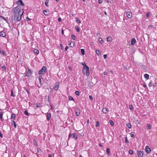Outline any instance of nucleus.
<instances>
[{
    "label": "nucleus",
    "mask_w": 157,
    "mask_h": 157,
    "mask_svg": "<svg viewBox=\"0 0 157 157\" xmlns=\"http://www.w3.org/2000/svg\"><path fill=\"white\" fill-rule=\"evenodd\" d=\"M149 12H147V14H146V16L147 17H149Z\"/></svg>",
    "instance_id": "nucleus-59"
},
{
    "label": "nucleus",
    "mask_w": 157,
    "mask_h": 157,
    "mask_svg": "<svg viewBox=\"0 0 157 157\" xmlns=\"http://www.w3.org/2000/svg\"><path fill=\"white\" fill-rule=\"evenodd\" d=\"M34 53H35L36 54H38L39 53V51L37 49H35L34 50Z\"/></svg>",
    "instance_id": "nucleus-29"
},
{
    "label": "nucleus",
    "mask_w": 157,
    "mask_h": 157,
    "mask_svg": "<svg viewBox=\"0 0 157 157\" xmlns=\"http://www.w3.org/2000/svg\"><path fill=\"white\" fill-rule=\"evenodd\" d=\"M89 98L91 100H92L93 99V98L92 96L90 95L89 96Z\"/></svg>",
    "instance_id": "nucleus-55"
},
{
    "label": "nucleus",
    "mask_w": 157,
    "mask_h": 157,
    "mask_svg": "<svg viewBox=\"0 0 157 157\" xmlns=\"http://www.w3.org/2000/svg\"><path fill=\"white\" fill-rule=\"evenodd\" d=\"M69 45L70 46V47H73L75 46V43L74 41H71L69 44Z\"/></svg>",
    "instance_id": "nucleus-15"
},
{
    "label": "nucleus",
    "mask_w": 157,
    "mask_h": 157,
    "mask_svg": "<svg viewBox=\"0 0 157 157\" xmlns=\"http://www.w3.org/2000/svg\"><path fill=\"white\" fill-rule=\"evenodd\" d=\"M47 68L46 66H43L42 68L39 70L38 72L39 75H43L47 71Z\"/></svg>",
    "instance_id": "nucleus-2"
},
{
    "label": "nucleus",
    "mask_w": 157,
    "mask_h": 157,
    "mask_svg": "<svg viewBox=\"0 0 157 157\" xmlns=\"http://www.w3.org/2000/svg\"><path fill=\"white\" fill-rule=\"evenodd\" d=\"M136 42V40L135 38H132L131 40V44L132 45H134Z\"/></svg>",
    "instance_id": "nucleus-14"
},
{
    "label": "nucleus",
    "mask_w": 157,
    "mask_h": 157,
    "mask_svg": "<svg viewBox=\"0 0 157 157\" xmlns=\"http://www.w3.org/2000/svg\"><path fill=\"white\" fill-rule=\"evenodd\" d=\"M21 16L20 15H17V16H14V20L15 22L19 21L21 20Z\"/></svg>",
    "instance_id": "nucleus-3"
},
{
    "label": "nucleus",
    "mask_w": 157,
    "mask_h": 157,
    "mask_svg": "<svg viewBox=\"0 0 157 157\" xmlns=\"http://www.w3.org/2000/svg\"><path fill=\"white\" fill-rule=\"evenodd\" d=\"M12 11L14 13V16H17V15H20L22 16L24 13L23 9L21 8L19 6H17L13 8Z\"/></svg>",
    "instance_id": "nucleus-1"
},
{
    "label": "nucleus",
    "mask_w": 157,
    "mask_h": 157,
    "mask_svg": "<svg viewBox=\"0 0 157 157\" xmlns=\"http://www.w3.org/2000/svg\"><path fill=\"white\" fill-rule=\"evenodd\" d=\"M58 21L59 22H61L62 21V19L60 17H59L58 18Z\"/></svg>",
    "instance_id": "nucleus-60"
},
{
    "label": "nucleus",
    "mask_w": 157,
    "mask_h": 157,
    "mask_svg": "<svg viewBox=\"0 0 157 157\" xmlns=\"http://www.w3.org/2000/svg\"><path fill=\"white\" fill-rule=\"evenodd\" d=\"M75 113L76 116H79L80 113V110L79 109H76L75 110Z\"/></svg>",
    "instance_id": "nucleus-8"
},
{
    "label": "nucleus",
    "mask_w": 157,
    "mask_h": 157,
    "mask_svg": "<svg viewBox=\"0 0 157 157\" xmlns=\"http://www.w3.org/2000/svg\"><path fill=\"white\" fill-rule=\"evenodd\" d=\"M125 142L126 143H128L129 142V141H128L127 138V137H126L125 138Z\"/></svg>",
    "instance_id": "nucleus-48"
},
{
    "label": "nucleus",
    "mask_w": 157,
    "mask_h": 157,
    "mask_svg": "<svg viewBox=\"0 0 157 157\" xmlns=\"http://www.w3.org/2000/svg\"><path fill=\"white\" fill-rule=\"evenodd\" d=\"M72 138L76 140L77 139V136L75 133H74L72 135Z\"/></svg>",
    "instance_id": "nucleus-17"
},
{
    "label": "nucleus",
    "mask_w": 157,
    "mask_h": 157,
    "mask_svg": "<svg viewBox=\"0 0 157 157\" xmlns=\"http://www.w3.org/2000/svg\"><path fill=\"white\" fill-rule=\"evenodd\" d=\"M3 112H0V119H1V120L2 121H3Z\"/></svg>",
    "instance_id": "nucleus-19"
},
{
    "label": "nucleus",
    "mask_w": 157,
    "mask_h": 157,
    "mask_svg": "<svg viewBox=\"0 0 157 157\" xmlns=\"http://www.w3.org/2000/svg\"><path fill=\"white\" fill-rule=\"evenodd\" d=\"M145 151L147 153H149L151 151V149L148 146H146L145 147Z\"/></svg>",
    "instance_id": "nucleus-11"
},
{
    "label": "nucleus",
    "mask_w": 157,
    "mask_h": 157,
    "mask_svg": "<svg viewBox=\"0 0 157 157\" xmlns=\"http://www.w3.org/2000/svg\"><path fill=\"white\" fill-rule=\"evenodd\" d=\"M96 53L98 55H99L101 54L100 51L99 50H97L96 51Z\"/></svg>",
    "instance_id": "nucleus-31"
},
{
    "label": "nucleus",
    "mask_w": 157,
    "mask_h": 157,
    "mask_svg": "<svg viewBox=\"0 0 157 157\" xmlns=\"http://www.w3.org/2000/svg\"><path fill=\"white\" fill-rule=\"evenodd\" d=\"M106 152L108 155H110V149L109 148H107L106 149Z\"/></svg>",
    "instance_id": "nucleus-22"
},
{
    "label": "nucleus",
    "mask_w": 157,
    "mask_h": 157,
    "mask_svg": "<svg viewBox=\"0 0 157 157\" xmlns=\"http://www.w3.org/2000/svg\"><path fill=\"white\" fill-rule=\"evenodd\" d=\"M16 117V115L15 114L13 113L11 115V118L12 119V118L15 119Z\"/></svg>",
    "instance_id": "nucleus-26"
},
{
    "label": "nucleus",
    "mask_w": 157,
    "mask_h": 157,
    "mask_svg": "<svg viewBox=\"0 0 157 157\" xmlns=\"http://www.w3.org/2000/svg\"><path fill=\"white\" fill-rule=\"evenodd\" d=\"M68 98H69V100L70 101H74V98L71 96H69Z\"/></svg>",
    "instance_id": "nucleus-33"
},
{
    "label": "nucleus",
    "mask_w": 157,
    "mask_h": 157,
    "mask_svg": "<svg viewBox=\"0 0 157 157\" xmlns=\"http://www.w3.org/2000/svg\"><path fill=\"white\" fill-rule=\"evenodd\" d=\"M149 75L147 74H145L144 75V78L147 80L149 79Z\"/></svg>",
    "instance_id": "nucleus-21"
},
{
    "label": "nucleus",
    "mask_w": 157,
    "mask_h": 157,
    "mask_svg": "<svg viewBox=\"0 0 157 157\" xmlns=\"http://www.w3.org/2000/svg\"><path fill=\"white\" fill-rule=\"evenodd\" d=\"M143 86L145 88L147 87V86L145 83H144L143 85Z\"/></svg>",
    "instance_id": "nucleus-63"
},
{
    "label": "nucleus",
    "mask_w": 157,
    "mask_h": 157,
    "mask_svg": "<svg viewBox=\"0 0 157 157\" xmlns=\"http://www.w3.org/2000/svg\"><path fill=\"white\" fill-rule=\"evenodd\" d=\"M87 83H88V85L89 86L88 87H87V88H90V87L91 86V85H90L91 82H90V81H88L87 82Z\"/></svg>",
    "instance_id": "nucleus-24"
},
{
    "label": "nucleus",
    "mask_w": 157,
    "mask_h": 157,
    "mask_svg": "<svg viewBox=\"0 0 157 157\" xmlns=\"http://www.w3.org/2000/svg\"><path fill=\"white\" fill-rule=\"evenodd\" d=\"M100 125V123L99 121H97L96 122V127H98Z\"/></svg>",
    "instance_id": "nucleus-41"
},
{
    "label": "nucleus",
    "mask_w": 157,
    "mask_h": 157,
    "mask_svg": "<svg viewBox=\"0 0 157 157\" xmlns=\"http://www.w3.org/2000/svg\"><path fill=\"white\" fill-rule=\"evenodd\" d=\"M28 71L26 74L25 76L29 77H31L32 75V72L31 70L28 69Z\"/></svg>",
    "instance_id": "nucleus-6"
},
{
    "label": "nucleus",
    "mask_w": 157,
    "mask_h": 157,
    "mask_svg": "<svg viewBox=\"0 0 157 157\" xmlns=\"http://www.w3.org/2000/svg\"><path fill=\"white\" fill-rule=\"evenodd\" d=\"M45 99L47 100L48 101V102H50L49 96H46L45 97Z\"/></svg>",
    "instance_id": "nucleus-37"
},
{
    "label": "nucleus",
    "mask_w": 157,
    "mask_h": 157,
    "mask_svg": "<svg viewBox=\"0 0 157 157\" xmlns=\"http://www.w3.org/2000/svg\"><path fill=\"white\" fill-rule=\"evenodd\" d=\"M69 48V47L68 46H67L65 48V51H67V49Z\"/></svg>",
    "instance_id": "nucleus-58"
},
{
    "label": "nucleus",
    "mask_w": 157,
    "mask_h": 157,
    "mask_svg": "<svg viewBox=\"0 0 157 157\" xmlns=\"http://www.w3.org/2000/svg\"><path fill=\"white\" fill-rule=\"evenodd\" d=\"M86 70V75L88 77L90 75V71H89V68L88 66L86 67L85 68V69L84 70Z\"/></svg>",
    "instance_id": "nucleus-5"
},
{
    "label": "nucleus",
    "mask_w": 157,
    "mask_h": 157,
    "mask_svg": "<svg viewBox=\"0 0 157 157\" xmlns=\"http://www.w3.org/2000/svg\"><path fill=\"white\" fill-rule=\"evenodd\" d=\"M81 53L82 54L84 55V54H85V50L84 49H81Z\"/></svg>",
    "instance_id": "nucleus-34"
},
{
    "label": "nucleus",
    "mask_w": 157,
    "mask_h": 157,
    "mask_svg": "<svg viewBox=\"0 0 157 157\" xmlns=\"http://www.w3.org/2000/svg\"><path fill=\"white\" fill-rule=\"evenodd\" d=\"M98 3L99 4H101L103 2V1L102 0H98Z\"/></svg>",
    "instance_id": "nucleus-56"
},
{
    "label": "nucleus",
    "mask_w": 157,
    "mask_h": 157,
    "mask_svg": "<svg viewBox=\"0 0 157 157\" xmlns=\"http://www.w3.org/2000/svg\"><path fill=\"white\" fill-rule=\"evenodd\" d=\"M82 64L83 67L82 70V72L83 74H84V69L85 70L86 67H87V66H86V63L85 62L82 63Z\"/></svg>",
    "instance_id": "nucleus-16"
},
{
    "label": "nucleus",
    "mask_w": 157,
    "mask_h": 157,
    "mask_svg": "<svg viewBox=\"0 0 157 157\" xmlns=\"http://www.w3.org/2000/svg\"><path fill=\"white\" fill-rule=\"evenodd\" d=\"M6 33L3 31H2L1 32H0V36H1L2 37H5L6 36Z\"/></svg>",
    "instance_id": "nucleus-12"
},
{
    "label": "nucleus",
    "mask_w": 157,
    "mask_h": 157,
    "mask_svg": "<svg viewBox=\"0 0 157 157\" xmlns=\"http://www.w3.org/2000/svg\"><path fill=\"white\" fill-rule=\"evenodd\" d=\"M2 67L4 69V71H5L6 70V67L4 66H2Z\"/></svg>",
    "instance_id": "nucleus-62"
},
{
    "label": "nucleus",
    "mask_w": 157,
    "mask_h": 157,
    "mask_svg": "<svg viewBox=\"0 0 157 157\" xmlns=\"http://www.w3.org/2000/svg\"><path fill=\"white\" fill-rule=\"evenodd\" d=\"M153 27V25H150L149 26H148V27L149 28H151V29H152Z\"/></svg>",
    "instance_id": "nucleus-54"
},
{
    "label": "nucleus",
    "mask_w": 157,
    "mask_h": 157,
    "mask_svg": "<svg viewBox=\"0 0 157 157\" xmlns=\"http://www.w3.org/2000/svg\"><path fill=\"white\" fill-rule=\"evenodd\" d=\"M76 22L78 23H81V22H80V21L79 20V19L78 18H76Z\"/></svg>",
    "instance_id": "nucleus-46"
},
{
    "label": "nucleus",
    "mask_w": 157,
    "mask_h": 157,
    "mask_svg": "<svg viewBox=\"0 0 157 157\" xmlns=\"http://www.w3.org/2000/svg\"><path fill=\"white\" fill-rule=\"evenodd\" d=\"M147 126L148 129H150L151 128V124H147Z\"/></svg>",
    "instance_id": "nucleus-49"
},
{
    "label": "nucleus",
    "mask_w": 157,
    "mask_h": 157,
    "mask_svg": "<svg viewBox=\"0 0 157 157\" xmlns=\"http://www.w3.org/2000/svg\"><path fill=\"white\" fill-rule=\"evenodd\" d=\"M134 133L133 132H132L130 133V136L131 137L135 138L134 137Z\"/></svg>",
    "instance_id": "nucleus-40"
},
{
    "label": "nucleus",
    "mask_w": 157,
    "mask_h": 157,
    "mask_svg": "<svg viewBox=\"0 0 157 157\" xmlns=\"http://www.w3.org/2000/svg\"><path fill=\"white\" fill-rule=\"evenodd\" d=\"M126 126L129 128H131L132 127L131 124L129 123H128L126 124Z\"/></svg>",
    "instance_id": "nucleus-27"
},
{
    "label": "nucleus",
    "mask_w": 157,
    "mask_h": 157,
    "mask_svg": "<svg viewBox=\"0 0 157 157\" xmlns=\"http://www.w3.org/2000/svg\"><path fill=\"white\" fill-rule=\"evenodd\" d=\"M137 155L138 157H142L143 155V152L142 151H137Z\"/></svg>",
    "instance_id": "nucleus-7"
},
{
    "label": "nucleus",
    "mask_w": 157,
    "mask_h": 157,
    "mask_svg": "<svg viewBox=\"0 0 157 157\" xmlns=\"http://www.w3.org/2000/svg\"><path fill=\"white\" fill-rule=\"evenodd\" d=\"M152 85L154 86L155 87L156 86L157 84L156 83H153Z\"/></svg>",
    "instance_id": "nucleus-64"
},
{
    "label": "nucleus",
    "mask_w": 157,
    "mask_h": 157,
    "mask_svg": "<svg viewBox=\"0 0 157 157\" xmlns=\"http://www.w3.org/2000/svg\"><path fill=\"white\" fill-rule=\"evenodd\" d=\"M51 118V114L50 113H48L47 115V119L49 120Z\"/></svg>",
    "instance_id": "nucleus-18"
},
{
    "label": "nucleus",
    "mask_w": 157,
    "mask_h": 157,
    "mask_svg": "<svg viewBox=\"0 0 157 157\" xmlns=\"http://www.w3.org/2000/svg\"><path fill=\"white\" fill-rule=\"evenodd\" d=\"M109 122L110 124L112 126H113V125H114V123L113 122V121H112L110 120Z\"/></svg>",
    "instance_id": "nucleus-43"
},
{
    "label": "nucleus",
    "mask_w": 157,
    "mask_h": 157,
    "mask_svg": "<svg viewBox=\"0 0 157 157\" xmlns=\"http://www.w3.org/2000/svg\"><path fill=\"white\" fill-rule=\"evenodd\" d=\"M102 111L104 114H106L108 113V110L107 108H104L102 109Z\"/></svg>",
    "instance_id": "nucleus-13"
},
{
    "label": "nucleus",
    "mask_w": 157,
    "mask_h": 157,
    "mask_svg": "<svg viewBox=\"0 0 157 157\" xmlns=\"http://www.w3.org/2000/svg\"><path fill=\"white\" fill-rule=\"evenodd\" d=\"M15 95H14L13 93V90H11V96H12L13 97H15Z\"/></svg>",
    "instance_id": "nucleus-45"
},
{
    "label": "nucleus",
    "mask_w": 157,
    "mask_h": 157,
    "mask_svg": "<svg viewBox=\"0 0 157 157\" xmlns=\"http://www.w3.org/2000/svg\"><path fill=\"white\" fill-rule=\"evenodd\" d=\"M12 124H13L14 127L16 128L17 125L16 124V122L14 121H12Z\"/></svg>",
    "instance_id": "nucleus-38"
},
{
    "label": "nucleus",
    "mask_w": 157,
    "mask_h": 157,
    "mask_svg": "<svg viewBox=\"0 0 157 157\" xmlns=\"http://www.w3.org/2000/svg\"><path fill=\"white\" fill-rule=\"evenodd\" d=\"M127 16L128 18H131L132 17V13L130 12H128L127 13Z\"/></svg>",
    "instance_id": "nucleus-10"
},
{
    "label": "nucleus",
    "mask_w": 157,
    "mask_h": 157,
    "mask_svg": "<svg viewBox=\"0 0 157 157\" xmlns=\"http://www.w3.org/2000/svg\"><path fill=\"white\" fill-rule=\"evenodd\" d=\"M34 141H35V142H34V144L35 145H36V146H37V142H36V141L35 140V139H34Z\"/></svg>",
    "instance_id": "nucleus-61"
},
{
    "label": "nucleus",
    "mask_w": 157,
    "mask_h": 157,
    "mask_svg": "<svg viewBox=\"0 0 157 157\" xmlns=\"http://www.w3.org/2000/svg\"><path fill=\"white\" fill-rule=\"evenodd\" d=\"M24 90L27 92L28 94H29V91L28 89L25 87L24 88Z\"/></svg>",
    "instance_id": "nucleus-35"
},
{
    "label": "nucleus",
    "mask_w": 157,
    "mask_h": 157,
    "mask_svg": "<svg viewBox=\"0 0 157 157\" xmlns=\"http://www.w3.org/2000/svg\"><path fill=\"white\" fill-rule=\"evenodd\" d=\"M75 29L76 30V31L77 32H79L80 31V29H79V27L78 26H76L75 27Z\"/></svg>",
    "instance_id": "nucleus-30"
},
{
    "label": "nucleus",
    "mask_w": 157,
    "mask_h": 157,
    "mask_svg": "<svg viewBox=\"0 0 157 157\" xmlns=\"http://www.w3.org/2000/svg\"><path fill=\"white\" fill-rule=\"evenodd\" d=\"M59 85V82H57L56 83L55 85L54 86V88L55 90H58Z\"/></svg>",
    "instance_id": "nucleus-9"
},
{
    "label": "nucleus",
    "mask_w": 157,
    "mask_h": 157,
    "mask_svg": "<svg viewBox=\"0 0 157 157\" xmlns=\"http://www.w3.org/2000/svg\"><path fill=\"white\" fill-rule=\"evenodd\" d=\"M75 94L78 96H79L80 95L79 92L78 91H75Z\"/></svg>",
    "instance_id": "nucleus-44"
},
{
    "label": "nucleus",
    "mask_w": 157,
    "mask_h": 157,
    "mask_svg": "<svg viewBox=\"0 0 157 157\" xmlns=\"http://www.w3.org/2000/svg\"><path fill=\"white\" fill-rule=\"evenodd\" d=\"M0 52L1 54L2 55L4 56L6 55V54L5 53L4 51L2 50H0Z\"/></svg>",
    "instance_id": "nucleus-23"
},
{
    "label": "nucleus",
    "mask_w": 157,
    "mask_h": 157,
    "mask_svg": "<svg viewBox=\"0 0 157 157\" xmlns=\"http://www.w3.org/2000/svg\"><path fill=\"white\" fill-rule=\"evenodd\" d=\"M43 12L44 14L46 16L48 15L49 14V12L46 10L43 11Z\"/></svg>",
    "instance_id": "nucleus-20"
},
{
    "label": "nucleus",
    "mask_w": 157,
    "mask_h": 157,
    "mask_svg": "<svg viewBox=\"0 0 157 157\" xmlns=\"http://www.w3.org/2000/svg\"><path fill=\"white\" fill-rule=\"evenodd\" d=\"M133 151L132 150H130L129 151V154H130V155H132L133 154Z\"/></svg>",
    "instance_id": "nucleus-50"
},
{
    "label": "nucleus",
    "mask_w": 157,
    "mask_h": 157,
    "mask_svg": "<svg viewBox=\"0 0 157 157\" xmlns=\"http://www.w3.org/2000/svg\"><path fill=\"white\" fill-rule=\"evenodd\" d=\"M133 106L132 105H129V108L130 109H133Z\"/></svg>",
    "instance_id": "nucleus-51"
},
{
    "label": "nucleus",
    "mask_w": 157,
    "mask_h": 157,
    "mask_svg": "<svg viewBox=\"0 0 157 157\" xmlns=\"http://www.w3.org/2000/svg\"><path fill=\"white\" fill-rule=\"evenodd\" d=\"M42 78V77L41 76H39L38 79L39 80V82L40 84H41V79Z\"/></svg>",
    "instance_id": "nucleus-36"
},
{
    "label": "nucleus",
    "mask_w": 157,
    "mask_h": 157,
    "mask_svg": "<svg viewBox=\"0 0 157 157\" xmlns=\"http://www.w3.org/2000/svg\"><path fill=\"white\" fill-rule=\"evenodd\" d=\"M16 4L19 6H25L22 0H18L16 2Z\"/></svg>",
    "instance_id": "nucleus-4"
},
{
    "label": "nucleus",
    "mask_w": 157,
    "mask_h": 157,
    "mask_svg": "<svg viewBox=\"0 0 157 157\" xmlns=\"http://www.w3.org/2000/svg\"><path fill=\"white\" fill-rule=\"evenodd\" d=\"M71 38L73 39V40H75V36L74 35H71Z\"/></svg>",
    "instance_id": "nucleus-53"
},
{
    "label": "nucleus",
    "mask_w": 157,
    "mask_h": 157,
    "mask_svg": "<svg viewBox=\"0 0 157 157\" xmlns=\"http://www.w3.org/2000/svg\"><path fill=\"white\" fill-rule=\"evenodd\" d=\"M98 40L101 44H102L104 42V41L101 38H100L98 39Z\"/></svg>",
    "instance_id": "nucleus-28"
},
{
    "label": "nucleus",
    "mask_w": 157,
    "mask_h": 157,
    "mask_svg": "<svg viewBox=\"0 0 157 157\" xmlns=\"http://www.w3.org/2000/svg\"><path fill=\"white\" fill-rule=\"evenodd\" d=\"M107 41H111L112 40V38L111 36H109L107 38Z\"/></svg>",
    "instance_id": "nucleus-25"
},
{
    "label": "nucleus",
    "mask_w": 157,
    "mask_h": 157,
    "mask_svg": "<svg viewBox=\"0 0 157 157\" xmlns=\"http://www.w3.org/2000/svg\"><path fill=\"white\" fill-rule=\"evenodd\" d=\"M24 113L26 115H29V113H28V111L27 110H25L24 111Z\"/></svg>",
    "instance_id": "nucleus-42"
},
{
    "label": "nucleus",
    "mask_w": 157,
    "mask_h": 157,
    "mask_svg": "<svg viewBox=\"0 0 157 157\" xmlns=\"http://www.w3.org/2000/svg\"><path fill=\"white\" fill-rule=\"evenodd\" d=\"M40 105V103H37L36 104V108H39Z\"/></svg>",
    "instance_id": "nucleus-39"
},
{
    "label": "nucleus",
    "mask_w": 157,
    "mask_h": 157,
    "mask_svg": "<svg viewBox=\"0 0 157 157\" xmlns=\"http://www.w3.org/2000/svg\"><path fill=\"white\" fill-rule=\"evenodd\" d=\"M152 83H152V81H151L149 83V84H148L149 86L150 87H151L152 85Z\"/></svg>",
    "instance_id": "nucleus-47"
},
{
    "label": "nucleus",
    "mask_w": 157,
    "mask_h": 157,
    "mask_svg": "<svg viewBox=\"0 0 157 157\" xmlns=\"http://www.w3.org/2000/svg\"><path fill=\"white\" fill-rule=\"evenodd\" d=\"M4 20L6 21V22H7V23H8V20L7 17H5Z\"/></svg>",
    "instance_id": "nucleus-52"
},
{
    "label": "nucleus",
    "mask_w": 157,
    "mask_h": 157,
    "mask_svg": "<svg viewBox=\"0 0 157 157\" xmlns=\"http://www.w3.org/2000/svg\"><path fill=\"white\" fill-rule=\"evenodd\" d=\"M48 2H49L48 0H46L45 1V5L47 7L48 6Z\"/></svg>",
    "instance_id": "nucleus-32"
},
{
    "label": "nucleus",
    "mask_w": 157,
    "mask_h": 157,
    "mask_svg": "<svg viewBox=\"0 0 157 157\" xmlns=\"http://www.w3.org/2000/svg\"><path fill=\"white\" fill-rule=\"evenodd\" d=\"M107 55L106 54H105L103 56L104 58L105 59H106L107 58Z\"/></svg>",
    "instance_id": "nucleus-57"
}]
</instances>
